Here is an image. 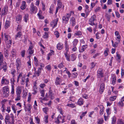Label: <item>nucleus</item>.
Returning <instances> with one entry per match:
<instances>
[{"instance_id":"1","label":"nucleus","mask_w":124,"mask_h":124,"mask_svg":"<svg viewBox=\"0 0 124 124\" xmlns=\"http://www.w3.org/2000/svg\"><path fill=\"white\" fill-rule=\"evenodd\" d=\"M4 40L8 48H9L12 44V40L10 36L4 33Z\"/></svg>"},{"instance_id":"2","label":"nucleus","mask_w":124,"mask_h":124,"mask_svg":"<svg viewBox=\"0 0 124 124\" xmlns=\"http://www.w3.org/2000/svg\"><path fill=\"white\" fill-rule=\"evenodd\" d=\"M54 98V94L53 92L52 91L50 90H49L48 94L46 93L45 95V97L43 99L45 101H47L49 100L50 99H53Z\"/></svg>"},{"instance_id":"3","label":"nucleus","mask_w":124,"mask_h":124,"mask_svg":"<svg viewBox=\"0 0 124 124\" xmlns=\"http://www.w3.org/2000/svg\"><path fill=\"white\" fill-rule=\"evenodd\" d=\"M3 96L4 97H8L9 95V90L8 87L7 86L3 88Z\"/></svg>"},{"instance_id":"4","label":"nucleus","mask_w":124,"mask_h":124,"mask_svg":"<svg viewBox=\"0 0 124 124\" xmlns=\"http://www.w3.org/2000/svg\"><path fill=\"white\" fill-rule=\"evenodd\" d=\"M104 72L102 68H99L97 71V77L98 78H101L104 77Z\"/></svg>"},{"instance_id":"5","label":"nucleus","mask_w":124,"mask_h":124,"mask_svg":"<svg viewBox=\"0 0 124 124\" xmlns=\"http://www.w3.org/2000/svg\"><path fill=\"white\" fill-rule=\"evenodd\" d=\"M30 10L31 14H35L37 11V8L34 5L33 3H31V4Z\"/></svg>"},{"instance_id":"6","label":"nucleus","mask_w":124,"mask_h":124,"mask_svg":"<svg viewBox=\"0 0 124 124\" xmlns=\"http://www.w3.org/2000/svg\"><path fill=\"white\" fill-rule=\"evenodd\" d=\"M21 84L23 85L24 84L25 82L26 84V86H27L28 83L29 82V78L28 77H26L25 75H24L23 78H22Z\"/></svg>"},{"instance_id":"7","label":"nucleus","mask_w":124,"mask_h":124,"mask_svg":"<svg viewBox=\"0 0 124 124\" xmlns=\"http://www.w3.org/2000/svg\"><path fill=\"white\" fill-rule=\"evenodd\" d=\"M96 18V16L94 15L91 16V18L89 20V24L90 25L93 26L95 25L94 21Z\"/></svg>"},{"instance_id":"8","label":"nucleus","mask_w":124,"mask_h":124,"mask_svg":"<svg viewBox=\"0 0 124 124\" xmlns=\"http://www.w3.org/2000/svg\"><path fill=\"white\" fill-rule=\"evenodd\" d=\"M21 65V60L19 58H17L16 60V66L17 71L20 69Z\"/></svg>"},{"instance_id":"9","label":"nucleus","mask_w":124,"mask_h":124,"mask_svg":"<svg viewBox=\"0 0 124 124\" xmlns=\"http://www.w3.org/2000/svg\"><path fill=\"white\" fill-rule=\"evenodd\" d=\"M34 64L36 66H40V67H44L43 64L41 62H39L36 56L34 57Z\"/></svg>"},{"instance_id":"10","label":"nucleus","mask_w":124,"mask_h":124,"mask_svg":"<svg viewBox=\"0 0 124 124\" xmlns=\"http://www.w3.org/2000/svg\"><path fill=\"white\" fill-rule=\"evenodd\" d=\"M1 8H0V15H1L2 16L7 15L8 12V9L7 8L5 7L2 9L1 13Z\"/></svg>"},{"instance_id":"11","label":"nucleus","mask_w":124,"mask_h":124,"mask_svg":"<svg viewBox=\"0 0 124 124\" xmlns=\"http://www.w3.org/2000/svg\"><path fill=\"white\" fill-rule=\"evenodd\" d=\"M62 81V80L60 78L57 77L55 81V84L56 85H60Z\"/></svg>"},{"instance_id":"12","label":"nucleus","mask_w":124,"mask_h":124,"mask_svg":"<svg viewBox=\"0 0 124 124\" xmlns=\"http://www.w3.org/2000/svg\"><path fill=\"white\" fill-rule=\"evenodd\" d=\"M110 80L113 85H114L115 84L116 81V77L115 75L114 74H112Z\"/></svg>"},{"instance_id":"13","label":"nucleus","mask_w":124,"mask_h":124,"mask_svg":"<svg viewBox=\"0 0 124 124\" xmlns=\"http://www.w3.org/2000/svg\"><path fill=\"white\" fill-rule=\"evenodd\" d=\"M32 106L29 103L24 108L25 110V111H28L31 112V110L32 108Z\"/></svg>"},{"instance_id":"14","label":"nucleus","mask_w":124,"mask_h":124,"mask_svg":"<svg viewBox=\"0 0 124 124\" xmlns=\"http://www.w3.org/2000/svg\"><path fill=\"white\" fill-rule=\"evenodd\" d=\"M9 82V80L3 77L1 80V83L2 85L4 84L7 85L8 84Z\"/></svg>"},{"instance_id":"15","label":"nucleus","mask_w":124,"mask_h":124,"mask_svg":"<svg viewBox=\"0 0 124 124\" xmlns=\"http://www.w3.org/2000/svg\"><path fill=\"white\" fill-rule=\"evenodd\" d=\"M105 84L103 83L101 84L100 87L99 92L100 94H102L104 89Z\"/></svg>"},{"instance_id":"16","label":"nucleus","mask_w":124,"mask_h":124,"mask_svg":"<svg viewBox=\"0 0 124 124\" xmlns=\"http://www.w3.org/2000/svg\"><path fill=\"white\" fill-rule=\"evenodd\" d=\"M58 21V18H56L53 21L52 23H51V24L52 26V28H54L55 27L57 26Z\"/></svg>"},{"instance_id":"17","label":"nucleus","mask_w":124,"mask_h":124,"mask_svg":"<svg viewBox=\"0 0 124 124\" xmlns=\"http://www.w3.org/2000/svg\"><path fill=\"white\" fill-rule=\"evenodd\" d=\"M70 23L73 26H75L76 24V20L75 18L72 17L70 20Z\"/></svg>"},{"instance_id":"18","label":"nucleus","mask_w":124,"mask_h":124,"mask_svg":"<svg viewBox=\"0 0 124 124\" xmlns=\"http://www.w3.org/2000/svg\"><path fill=\"white\" fill-rule=\"evenodd\" d=\"M74 36H77V38H81L82 36V32L80 31H77L75 33Z\"/></svg>"},{"instance_id":"19","label":"nucleus","mask_w":124,"mask_h":124,"mask_svg":"<svg viewBox=\"0 0 124 124\" xmlns=\"http://www.w3.org/2000/svg\"><path fill=\"white\" fill-rule=\"evenodd\" d=\"M26 2L24 1H23L22 2L21 6L20 7L21 9L23 10L25 9L26 7Z\"/></svg>"},{"instance_id":"20","label":"nucleus","mask_w":124,"mask_h":124,"mask_svg":"<svg viewBox=\"0 0 124 124\" xmlns=\"http://www.w3.org/2000/svg\"><path fill=\"white\" fill-rule=\"evenodd\" d=\"M84 101L83 99L81 98H80L77 102V104L79 106H81L83 105Z\"/></svg>"},{"instance_id":"21","label":"nucleus","mask_w":124,"mask_h":124,"mask_svg":"<svg viewBox=\"0 0 124 124\" xmlns=\"http://www.w3.org/2000/svg\"><path fill=\"white\" fill-rule=\"evenodd\" d=\"M9 115V114L7 115L5 117V122L6 124H7V123L9 122L10 121V119Z\"/></svg>"},{"instance_id":"22","label":"nucleus","mask_w":124,"mask_h":124,"mask_svg":"<svg viewBox=\"0 0 124 124\" xmlns=\"http://www.w3.org/2000/svg\"><path fill=\"white\" fill-rule=\"evenodd\" d=\"M21 93V89L19 87H17L16 89V94L20 95Z\"/></svg>"},{"instance_id":"23","label":"nucleus","mask_w":124,"mask_h":124,"mask_svg":"<svg viewBox=\"0 0 124 124\" xmlns=\"http://www.w3.org/2000/svg\"><path fill=\"white\" fill-rule=\"evenodd\" d=\"M116 118L115 116H113L111 118V124H116Z\"/></svg>"},{"instance_id":"24","label":"nucleus","mask_w":124,"mask_h":124,"mask_svg":"<svg viewBox=\"0 0 124 124\" xmlns=\"http://www.w3.org/2000/svg\"><path fill=\"white\" fill-rule=\"evenodd\" d=\"M10 22L9 21H6L5 23L4 27L5 29H6L9 27L10 26Z\"/></svg>"},{"instance_id":"25","label":"nucleus","mask_w":124,"mask_h":124,"mask_svg":"<svg viewBox=\"0 0 124 124\" xmlns=\"http://www.w3.org/2000/svg\"><path fill=\"white\" fill-rule=\"evenodd\" d=\"M62 22L66 24L68 23L69 19L67 18L65 16H63L62 18Z\"/></svg>"},{"instance_id":"26","label":"nucleus","mask_w":124,"mask_h":124,"mask_svg":"<svg viewBox=\"0 0 124 124\" xmlns=\"http://www.w3.org/2000/svg\"><path fill=\"white\" fill-rule=\"evenodd\" d=\"M63 44L62 43H59L57 45V47L58 50H61L63 48Z\"/></svg>"},{"instance_id":"27","label":"nucleus","mask_w":124,"mask_h":124,"mask_svg":"<svg viewBox=\"0 0 124 124\" xmlns=\"http://www.w3.org/2000/svg\"><path fill=\"white\" fill-rule=\"evenodd\" d=\"M76 58V56L75 54H72L70 55V60L72 61H74Z\"/></svg>"},{"instance_id":"28","label":"nucleus","mask_w":124,"mask_h":124,"mask_svg":"<svg viewBox=\"0 0 124 124\" xmlns=\"http://www.w3.org/2000/svg\"><path fill=\"white\" fill-rule=\"evenodd\" d=\"M29 15L28 14H25L23 16V21L25 22H27V21L28 20Z\"/></svg>"},{"instance_id":"29","label":"nucleus","mask_w":124,"mask_h":124,"mask_svg":"<svg viewBox=\"0 0 124 124\" xmlns=\"http://www.w3.org/2000/svg\"><path fill=\"white\" fill-rule=\"evenodd\" d=\"M87 45H84L82 47L81 49L80 50V52H83L87 48Z\"/></svg>"},{"instance_id":"30","label":"nucleus","mask_w":124,"mask_h":124,"mask_svg":"<svg viewBox=\"0 0 124 124\" xmlns=\"http://www.w3.org/2000/svg\"><path fill=\"white\" fill-rule=\"evenodd\" d=\"M22 35V33L21 31L18 32L15 35V38L16 39L17 38L20 37Z\"/></svg>"},{"instance_id":"31","label":"nucleus","mask_w":124,"mask_h":124,"mask_svg":"<svg viewBox=\"0 0 124 124\" xmlns=\"http://www.w3.org/2000/svg\"><path fill=\"white\" fill-rule=\"evenodd\" d=\"M65 57H66V59L68 61H70V56L69 54L67 52L64 53Z\"/></svg>"},{"instance_id":"32","label":"nucleus","mask_w":124,"mask_h":124,"mask_svg":"<svg viewBox=\"0 0 124 124\" xmlns=\"http://www.w3.org/2000/svg\"><path fill=\"white\" fill-rule=\"evenodd\" d=\"M11 53L13 57L16 56V50L15 49H13L11 51Z\"/></svg>"},{"instance_id":"33","label":"nucleus","mask_w":124,"mask_h":124,"mask_svg":"<svg viewBox=\"0 0 124 124\" xmlns=\"http://www.w3.org/2000/svg\"><path fill=\"white\" fill-rule=\"evenodd\" d=\"M100 114L101 115H102L103 114L104 112V107L102 105H101L100 106Z\"/></svg>"},{"instance_id":"34","label":"nucleus","mask_w":124,"mask_h":124,"mask_svg":"<svg viewBox=\"0 0 124 124\" xmlns=\"http://www.w3.org/2000/svg\"><path fill=\"white\" fill-rule=\"evenodd\" d=\"M34 70L35 72L34 73V75H33V77L36 76H39L40 75L39 73H38L36 70V69L35 68H34Z\"/></svg>"},{"instance_id":"35","label":"nucleus","mask_w":124,"mask_h":124,"mask_svg":"<svg viewBox=\"0 0 124 124\" xmlns=\"http://www.w3.org/2000/svg\"><path fill=\"white\" fill-rule=\"evenodd\" d=\"M7 66L6 65H3L2 66H0V69L1 70L2 69H3V70L5 72H6L7 70Z\"/></svg>"},{"instance_id":"36","label":"nucleus","mask_w":124,"mask_h":124,"mask_svg":"<svg viewBox=\"0 0 124 124\" xmlns=\"http://www.w3.org/2000/svg\"><path fill=\"white\" fill-rule=\"evenodd\" d=\"M65 70H64V71H65L66 73L68 75L69 78H70L71 77V74L69 71H68V70L66 68H65Z\"/></svg>"},{"instance_id":"37","label":"nucleus","mask_w":124,"mask_h":124,"mask_svg":"<svg viewBox=\"0 0 124 124\" xmlns=\"http://www.w3.org/2000/svg\"><path fill=\"white\" fill-rule=\"evenodd\" d=\"M78 42V40L76 39H75L73 42V46H76Z\"/></svg>"},{"instance_id":"38","label":"nucleus","mask_w":124,"mask_h":124,"mask_svg":"<svg viewBox=\"0 0 124 124\" xmlns=\"http://www.w3.org/2000/svg\"><path fill=\"white\" fill-rule=\"evenodd\" d=\"M22 19V16L21 15H17L16 18V20L17 21L20 22Z\"/></svg>"},{"instance_id":"39","label":"nucleus","mask_w":124,"mask_h":124,"mask_svg":"<svg viewBox=\"0 0 124 124\" xmlns=\"http://www.w3.org/2000/svg\"><path fill=\"white\" fill-rule=\"evenodd\" d=\"M3 55L0 57V66H1L3 65Z\"/></svg>"},{"instance_id":"40","label":"nucleus","mask_w":124,"mask_h":124,"mask_svg":"<svg viewBox=\"0 0 124 124\" xmlns=\"http://www.w3.org/2000/svg\"><path fill=\"white\" fill-rule=\"evenodd\" d=\"M23 76L22 74V72H20L17 78V82H18L19 80L21 79L22 80V78H23Z\"/></svg>"},{"instance_id":"41","label":"nucleus","mask_w":124,"mask_h":124,"mask_svg":"<svg viewBox=\"0 0 124 124\" xmlns=\"http://www.w3.org/2000/svg\"><path fill=\"white\" fill-rule=\"evenodd\" d=\"M103 120L102 118L99 119L97 121L98 124H101L103 122Z\"/></svg>"},{"instance_id":"42","label":"nucleus","mask_w":124,"mask_h":124,"mask_svg":"<svg viewBox=\"0 0 124 124\" xmlns=\"http://www.w3.org/2000/svg\"><path fill=\"white\" fill-rule=\"evenodd\" d=\"M21 96L20 95L16 94V97L15 98V100L17 101L20 100Z\"/></svg>"},{"instance_id":"43","label":"nucleus","mask_w":124,"mask_h":124,"mask_svg":"<svg viewBox=\"0 0 124 124\" xmlns=\"http://www.w3.org/2000/svg\"><path fill=\"white\" fill-rule=\"evenodd\" d=\"M45 68H46L48 71H50L51 69V66L50 64H49L46 66Z\"/></svg>"},{"instance_id":"44","label":"nucleus","mask_w":124,"mask_h":124,"mask_svg":"<svg viewBox=\"0 0 124 124\" xmlns=\"http://www.w3.org/2000/svg\"><path fill=\"white\" fill-rule=\"evenodd\" d=\"M48 115H46L45 116L44 120V121L45 123H48Z\"/></svg>"},{"instance_id":"45","label":"nucleus","mask_w":124,"mask_h":124,"mask_svg":"<svg viewBox=\"0 0 124 124\" xmlns=\"http://www.w3.org/2000/svg\"><path fill=\"white\" fill-rule=\"evenodd\" d=\"M67 106L72 108H73L76 107V105L74 104H68Z\"/></svg>"},{"instance_id":"46","label":"nucleus","mask_w":124,"mask_h":124,"mask_svg":"<svg viewBox=\"0 0 124 124\" xmlns=\"http://www.w3.org/2000/svg\"><path fill=\"white\" fill-rule=\"evenodd\" d=\"M58 66L60 69L63 68L64 67V66L63 65V63L62 62L58 65Z\"/></svg>"},{"instance_id":"47","label":"nucleus","mask_w":124,"mask_h":124,"mask_svg":"<svg viewBox=\"0 0 124 124\" xmlns=\"http://www.w3.org/2000/svg\"><path fill=\"white\" fill-rule=\"evenodd\" d=\"M26 51L24 50H22L21 52V54L22 57H25V54Z\"/></svg>"},{"instance_id":"48","label":"nucleus","mask_w":124,"mask_h":124,"mask_svg":"<svg viewBox=\"0 0 124 124\" xmlns=\"http://www.w3.org/2000/svg\"><path fill=\"white\" fill-rule=\"evenodd\" d=\"M34 50L33 49H28L27 51V52L28 53L30 54H33Z\"/></svg>"},{"instance_id":"49","label":"nucleus","mask_w":124,"mask_h":124,"mask_svg":"<svg viewBox=\"0 0 124 124\" xmlns=\"http://www.w3.org/2000/svg\"><path fill=\"white\" fill-rule=\"evenodd\" d=\"M11 74L12 75H13V77H14V76H15L14 74L16 73V70L15 69H13L11 70Z\"/></svg>"},{"instance_id":"50","label":"nucleus","mask_w":124,"mask_h":124,"mask_svg":"<svg viewBox=\"0 0 124 124\" xmlns=\"http://www.w3.org/2000/svg\"><path fill=\"white\" fill-rule=\"evenodd\" d=\"M10 118L11 119L12 123H14V116L13 114H10Z\"/></svg>"},{"instance_id":"51","label":"nucleus","mask_w":124,"mask_h":124,"mask_svg":"<svg viewBox=\"0 0 124 124\" xmlns=\"http://www.w3.org/2000/svg\"><path fill=\"white\" fill-rule=\"evenodd\" d=\"M116 96L111 97L109 98V100L112 101H114L116 99Z\"/></svg>"},{"instance_id":"52","label":"nucleus","mask_w":124,"mask_h":124,"mask_svg":"<svg viewBox=\"0 0 124 124\" xmlns=\"http://www.w3.org/2000/svg\"><path fill=\"white\" fill-rule=\"evenodd\" d=\"M108 48H106L104 52V54L105 56H106L108 55Z\"/></svg>"},{"instance_id":"53","label":"nucleus","mask_w":124,"mask_h":124,"mask_svg":"<svg viewBox=\"0 0 124 124\" xmlns=\"http://www.w3.org/2000/svg\"><path fill=\"white\" fill-rule=\"evenodd\" d=\"M96 64V63H94L93 62H92L91 64V68L92 69V68H93L95 67V66Z\"/></svg>"},{"instance_id":"54","label":"nucleus","mask_w":124,"mask_h":124,"mask_svg":"<svg viewBox=\"0 0 124 124\" xmlns=\"http://www.w3.org/2000/svg\"><path fill=\"white\" fill-rule=\"evenodd\" d=\"M43 38H47L48 37V33L47 32H45L44 33V34L43 36Z\"/></svg>"},{"instance_id":"55","label":"nucleus","mask_w":124,"mask_h":124,"mask_svg":"<svg viewBox=\"0 0 124 124\" xmlns=\"http://www.w3.org/2000/svg\"><path fill=\"white\" fill-rule=\"evenodd\" d=\"M117 123V124H124L123 121L120 119H118Z\"/></svg>"},{"instance_id":"56","label":"nucleus","mask_w":124,"mask_h":124,"mask_svg":"<svg viewBox=\"0 0 124 124\" xmlns=\"http://www.w3.org/2000/svg\"><path fill=\"white\" fill-rule=\"evenodd\" d=\"M37 101H34V104L33 105L34 108V109H37Z\"/></svg>"},{"instance_id":"57","label":"nucleus","mask_w":124,"mask_h":124,"mask_svg":"<svg viewBox=\"0 0 124 124\" xmlns=\"http://www.w3.org/2000/svg\"><path fill=\"white\" fill-rule=\"evenodd\" d=\"M38 70L37 71V72L38 73V74L39 73L40 75L41 72V68L42 67H40V66H38Z\"/></svg>"},{"instance_id":"58","label":"nucleus","mask_w":124,"mask_h":124,"mask_svg":"<svg viewBox=\"0 0 124 124\" xmlns=\"http://www.w3.org/2000/svg\"><path fill=\"white\" fill-rule=\"evenodd\" d=\"M37 15L39 16V19H42L44 18V17L41 15L39 13H38L37 14Z\"/></svg>"},{"instance_id":"59","label":"nucleus","mask_w":124,"mask_h":124,"mask_svg":"<svg viewBox=\"0 0 124 124\" xmlns=\"http://www.w3.org/2000/svg\"><path fill=\"white\" fill-rule=\"evenodd\" d=\"M35 118L36 121V123L38 124H39L40 121L39 118L38 117H35Z\"/></svg>"},{"instance_id":"60","label":"nucleus","mask_w":124,"mask_h":124,"mask_svg":"<svg viewBox=\"0 0 124 124\" xmlns=\"http://www.w3.org/2000/svg\"><path fill=\"white\" fill-rule=\"evenodd\" d=\"M27 63L28 67L29 68H31V62L30 61V60L27 62Z\"/></svg>"},{"instance_id":"61","label":"nucleus","mask_w":124,"mask_h":124,"mask_svg":"<svg viewBox=\"0 0 124 124\" xmlns=\"http://www.w3.org/2000/svg\"><path fill=\"white\" fill-rule=\"evenodd\" d=\"M57 109L58 110L59 112L62 115L63 114V112L62 109L61 108H58Z\"/></svg>"},{"instance_id":"62","label":"nucleus","mask_w":124,"mask_h":124,"mask_svg":"<svg viewBox=\"0 0 124 124\" xmlns=\"http://www.w3.org/2000/svg\"><path fill=\"white\" fill-rule=\"evenodd\" d=\"M2 111L3 112H5L6 110V108L5 106L4 105H2L1 108Z\"/></svg>"},{"instance_id":"63","label":"nucleus","mask_w":124,"mask_h":124,"mask_svg":"<svg viewBox=\"0 0 124 124\" xmlns=\"http://www.w3.org/2000/svg\"><path fill=\"white\" fill-rule=\"evenodd\" d=\"M54 34L56 35L57 38L59 37L60 35L59 32L57 31H56L54 32Z\"/></svg>"},{"instance_id":"64","label":"nucleus","mask_w":124,"mask_h":124,"mask_svg":"<svg viewBox=\"0 0 124 124\" xmlns=\"http://www.w3.org/2000/svg\"><path fill=\"white\" fill-rule=\"evenodd\" d=\"M101 8L98 7L95 8L94 10V11L95 12H98L100 11Z\"/></svg>"}]
</instances>
